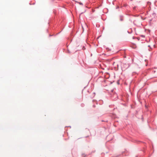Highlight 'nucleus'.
I'll use <instances>...</instances> for the list:
<instances>
[{
  "label": "nucleus",
  "instance_id": "obj_1",
  "mask_svg": "<svg viewBox=\"0 0 157 157\" xmlns=\"http://www.w3.org/2000/svg\"><path fill=\"white\" fill-rule=\"evenodd\" d=\"M79 4L80 5H82V3L81 2H79Z\"/></svg>",
  "mask_w": 157,
  "mask_h": 157
}]
</instances>
